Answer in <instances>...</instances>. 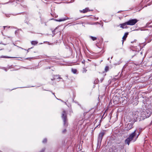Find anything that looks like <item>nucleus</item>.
Here are the masks:
<instances>
[{
  "label": "nucleus",
  "instance_id": "1",
  "mask_svg": "<svg viewBox=\"0 0 152 152\" xmlns=\"http://www.w3.org/2000/svg\"><path fill=\"white\" fill-rule=\"evenodd\" d=\"M105 131L102 130L99 133L98 138L97 145H101L103 137L105 134Z\"/></svg>",
  "mask_w": 152,
  "mask_h": 152
},
{
  "label": "nucleus",
  "instance_id": "2",
  "mask_svg": "<svg viewBox=\"0 0 152 152\" xmlns=\"http://www.w3.org/2000/svg\"><path fill=\"white\" fill-rule=\"evenodd\" d=\"M61 117L63 120L64 125L65 126H67V114L66 111L64 110L62 111Z\"/></svg>",
  "mask_w": 152,
  "mask_h": 152
},
{
  "label": "nucleus",
  "instance_id": "3",
  "mask_svg": "<svg viewBox=\"0 0 152 152\" xmlns=\"http://www.w3.org/2000/svg\"><path fill=\"white\" fill-rule=\"evenodd\" d=\"M137 134V136L136 137V138H137L138 136L140 134V133H139L138 130H135L133 132L130 134L128 138L132 141L133 140V138Z\"/></svg>",
  "mask_w": 152,
  "mask_h": 152
},
{
  "label": "nucleus",
  "instance_id": "4",
  "mask_svg": "<svg viewBox=\"0 0 152 152\" xmlns=\"http://www.w3.org/2000/svg\"><path fill=\"white\" fill-rule=\"evenodd\" d=\"M138 21L136 19H132L129 20L127 23V25H134Z\"/></svg>",
  "mask_w": 152,
  "mask_h": 152
},
{
  "label": "nucleus",
  "instance_id": "5",
  "mask_svg": "<svg viewBox=\"0 0 152 152\" xmlns=\"http://www.w3.org/2000/svg\"><path fill=\"white\" fill-rule=\"evenodd\" d=\"M142 116V115H141V114L138 111L136 112L135 114L134 115V117L135 118H136L137 119L138 118L141 117Z\"/></svg>",
  "mask_w": 152,
  "mask_h": 152
},
{
  "label": "nucleus",
  "instance_id": "6",
  "mask_svg": "<svg viewBox=\"0 0 152 152\" xmlns=\"http://www.w3.org/2000/svg\"><path fill=\"white\" fill-rule=\"evenodd\" d=\"M68 19H71L69 18L68 17H67L66 16L64 18H62L61 19H60L59 20L55 19V20L56 21L61 22V21L65 20H67Z\"/></svg>",
  "mask_w": 152,
  "mask_h": 152
},
{
  "label": "nucleus",
  "instance_id": "7",
  "mask_svg": "<svg viewBox=\"0 0 152 152\" xmlns=\"http://www.w3.org/2000/svg\"><path fill=\"white\" fill-rule=\"evenodd\" d=\"M92 11V10H90L88 8H86L85 9H83L82 10H80L81 12L82 13H85L87 12H88Z\"/></svg>",
  "mask_w": 152,
  "mask_h": 152
},
{
  "label": "nucleus",
  "instance_id": "8",
  "mask_svg": "<svg viewBox=\"0 0 152 152\" xmlns=\"http://www.w3.org/2000/svg\"><path fill=\"white\" fill-rule=\"evenodd\" d=\"M126 25H127V22H126L124 23L121 24L120 25V27L123 28H126L127 27H126Z\"/></svg>",
  "mask_w": 152,
  "mask_h": 152
},
{
  "label": "nucleus",
  "instance_id": "9",
  "mask_svg": "<svg viewBox=\"0 0 152 152\" xmlns=\"http://www.w3.org/2000/svg\"><path fill=\"white\" fill-rule=\"evenodd\" d=\"M132 140L128 138H127L125 141V144L129 145V143Z\"/></svg>",
  "mask_w": 152,
  "mask_h": 152
},
{
  "label": "nucleus",
  "instance_id": "10",
  "mask_svg": "<svg viewBox=\"0 0 152 152\" xmlns=\"http://www.w3.org/2000/svg\"><path fill=\"white\" fill-rule=\"evenodd\" d=\"M129 33L126 32L125 33L124 36L122 38L123 40L124 41L126 40V37H127V35H128Z\"/></svg>",
  "mask_w": 152,
  "mask_h": 152
},
{
  "label": "nucleus",
  "instance_id": "11",
  "mask_svg": "<svg viewBox=\"0 0 152 152\" xmlns=\"http://www.w3.org/2000/svg\"><path fill=\"white\" fill-rule=\"evenodd\" d=\"M38 43L37 41H33L31 42V44L33 45H36Z\"/></svg>",
  "mask_w": 152,
  "mask_h": 152
},
{
  "label": "nucleus",
  "instance_id": "12",
  "mask_svg": "<svg viewBox=\"0 0 152 152\" xmlns=\"http://www.w3.org/2000/svg\"><path fill=\"white\" fill-rule=\"evenodd\" d=\"M90 38L92 39L93 41H95V40H96L97 38L96 37H92L91 36L90 37Z\"/></svg>",
  "mask_w": 152,
  "mask_h": 152
},
{
  "label": "nucleus",
  "instance_id": "13",
  "mask_svg": "<svg viewBox=\"0 0 152 152\" xmlns=\"http://www.w3.org/2000/svg\"><path fill=\"white\" fill-rule=\"evenodd\" d=\"M72 71L74 74H76L77 72V70L76 69H72Z\"/></svg>",
  "mask_w": 152,
  "mask_h": 152
},
{
  "label": "nucleus",
  "instance_id": "14",
  "mask_svg": "<svg viewBox=\"0 0 152 152\" xmlns=\"http://www.w3.org/2000/svg\"><path fill=\"white\" fill-rule=\"evenodd\" d=\"M1 58H14V57H10L9 56H2L1 57Z\"/></svg>",
  "mask_w": 152,
  "mask_h": 152
},
{
  "label": "nucleus",
  "instance_id": "15",
  "mask_svg": "<svg viewBox=\"0 0 152 152\" xmlns=\"http://www.w3.org/2000/svg\"><path fill=\"white\" fill-rule=\"evenodd\" d=\"M47 142V140L46 138L44 139L42 141V143H46Z\"/></svg>",
  "mask_w": 152,
  "mask_h": 152
},
{
  "label": "nucleus",
  "instance_id": "16",
  "mask_svg": "<svg viewBox=\"0 0 152 152\" xmlns=\"http://www.w3.org/2000/svg\"><path fill=\"white\" fill-rule=\"evenodd\" d=\"M108 69H109V67H108V66H106L105 67V71L106 72H107L108 70Z\"/></svg>",
  "mask_w": 152,
  "mask_h": 152
},
{
  "label": "nucleus",
  "instance_id": "17",
  "mask_svg": "<svg viewBox=\"0 0 152 152\" xmlns=\"http://www.w3.org/2000/svg\"><path fill=\"white\" fill-rule=\"evenodd\" d=\"M45 148H42L39 151V152H44L45 151Z\"/></svg>",
  "mask_w": 152,
  "mask_h": 152
},
{
  "label": "nucleus",
  "instance_id": "18",
  "mask_svg": "<svg viewBox=\"0 0 152 152\" xmlns=\"http://www.w3.org/2000/svg\"><path fill=\"white\" fill-rule=\"evenodd\" d=\"M87 70L86 69H85V68H84V69H83V73H86V71H87Z\"/></svg>",
  "mask_w": 152,
  "mask_h": 152
},
{
  "label": "nucleus",
  "instance_id": "19",
  "mask_svg": "<svg viewBox=\"0 0 152 152\" xmlns=\"http://www.w3.org/2000/svg\"><path fill=\"white\" fill-rule=\"evenodd\" d=\"M104 79V77L103 76L102 77V78L100 80V81H101V82H102V80H103Z\"/></svg>",
  "mask_w": 152,
  "mask_h": 152
},
{
  "label": "nucleus",
  "instance_id": "20",
  "mask_svg": "<svg viewBox=\"0 0 152 152\" xmlns=\"http://www.w3.org/2000/svg\"><path fill=\"white\" fill-rule=\"evenodd\" d=\"M57 99L58 100H60V101H61L62 102H64V103H65V104H66V102H64L63 100H62L61 99H58V98H57Z\"/></svg>",
  "mask_w": 152,
  "mask_h": 152
},
{
  "label": "nucleus",
  "instance_id": "21",
  "mask_svg": "<svg viewBox=\"0 0 152 152\" xmlns=\"http://www.w3.org/2000/svg\"><path fill=\"white\" fill-rule=\"evenodd\" d=\"M66 129H64L62 131V133H64L65 132H66Z\"/></svg>",
  "mask_w": 152,
  "mask_h": 152
},
{
  "label": "nucleus",
  "instance_id": "22",
  "mask_svg": "<svg viewBox=\"0 0 152 152\" xmlns=\"http://www.w3.org/2000/svg\"><path fill=\"white\" fill-rule=\"evenodd\" d=\"M82 63L83 64H84V63H85V61H84V60H83V61H82Z\"/></svg>",
  "mask_w": 152,
  "mask_h": 152
},
{
  "label": "nucleus",
  "instance_id": "23",
  "mask_svg": "<svg viewBox=\"0 0 152 152\" xmlns=\"http://www.w3.org/2000/svg\"><path fill=\"white\" fill-rule=\"evenodd\" d=\"M97 23H98V22L94 23L93 24H94V25H96V24H97Z\"/></svg>",
  "mask_w": 152,
  "mask_h": 152
},
{
  "label": "nucleus",
  "instance_id": "24",
  "mask_svg": "<svg viewBox=\"0 0 152 152\" xmlns=\"http://www.w3.org/2000/svg\"><path fill=\"white\" fill-rule=\"evenodd\" d=\"M52 93V94H53V95H54L55 96V97L57 99V98L56 97V96L55 95H54V93Z\"/></svg>",
  "mask_w": 152,
  "mask_h": 152
},
{
  "label": "nucleus",
  "instance_id": "25",
  "mask_svg": "<svg viewBox=\"0 0 152 152\" xmlns=\"http://www.w3.org/2000/svg\"><path fill=\"white\" fill-rule=\"evenodd\" d=\"M7 27V26H3V27L4 28V29H5V27Z\"/></svg>",
  "mask_w": 152,
  "mask_h": 152
},
{
  "label": "nucleus",
  "instance_id": "26",
  "mask_svg": "<svg viewBox=\"0 0 152 152\" xmlns=\"http://www.w3.org/2000/svg\"><path fill=\"white\" fill-rule=\"evenodd\" d=\"M30 49V48H29V49L27 50V52H28L29 51V50Z\"/></svg>",
  "mask_w": 152,
  "mask_h": 152
},
{
  "label": "nucleus",
  "instance_id": "27",
  "mask_svg": "<svg viewBox=\"0 0 152 152\" xmlns=\"http://www.w3.org/2000/svg\"><path fill=\"white\" fill-rule=\"evenodd\" d=\"M4 70H5L6 71H7V69H5Z\"/></svg>",
  "mask_w": 152,
  "mask_h": 152
},
{
  "label": "nucleus",
  "instance_id": "28",
  "mask_svg": "<svg viewBox=\"0 0 152 152\" xmlns=\"http://www.w3.org/2000/svg\"><path fill=\"white\" fill-rule=\"evenodd\" d=\"M109 59H110V58H108L107 60H109Z\"/></svg>",
  "mask_w": 152,
  "mask_h": 152
},
{
  "label": "nucleus",
  "instance_id": "29",
  "mask_svg": "<svg viewBox=\"0 0 152 152\" xmlns=\"http://www.w3.org/2000/svg\"><path fill=\"white\" fill-rule=\"evenodd\" d=\"M151 124H152V121H151Z\"/></svg>",
  "mask_w": 152,
  "mask_h": 152
},
{
  "label": "nucleus",
  "instance_id": "30",
  "mask_svg": "<svg viewBox=\"0 0 152 152\" xmlns=\"http://www.w3.org/2000/svg\"><path fill=\"white\" fill-rule=\"evenodd\" d=\"M113 57V56H112V57H111V58L112 59V58Z\"/></svg>",
  "mask_w": 152,
  "mask_h": 152
},
{
  "label": "nucleus",
  "instance_id": "31",
  "mask_svg": "<svg viewBox=\"0 0 152 152\" xmlns=\"http://www.w3.org/2000/svg\"><path fill=\"white\" fill-rule=\"evenodd\" d=\"M97 83V81H96V83Z\"/></svg>",
  "mask_w": 152,
  "mask_h": 152
},
{
  "label": "nucleus",
  "instance_id": "32",
  "mask_svg": "<svg viewBox=\"0 0 152 152\" xmlns=\"http://www.w3.org/2000/svg\"><path fill=\"white\" fill-rule=\"evenodd\" d=\"M136 41V40H134V41Z\"/></svg>",
  "mask_w": 152,
  "mask_h": 152
}]
</instances>
